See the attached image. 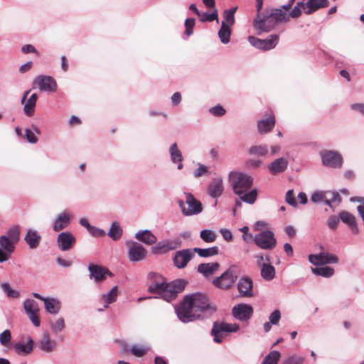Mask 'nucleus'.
I'll return each mask as SVG.
<instances>
[{
  "mask_svg": "<svg viewBox=\"0 0 364 364\" xmlns=\"http://www.w3.org/2000/svg\"><path fill=\"white\" fill-rule=\"evenodd\" d=\"M122 235V229L117 222L112 223L108 231V235L114 240H118Z\"/></svg>",
  "mask_w": 364,
  "mask_h": 364,
  "instance_id": "e433bc0d",
  "label": "nucleus"
},
{
  "mask_svg": "<svg viewBox=\"0 0 364 364\" xmlns=\"http://www.w3.org/2000/svg\"><path fill=\"white\" fill-rule=\"evenodd\" d=\"M233 316L240 321H246L250 318L253 314L252 307L246 304H240L233 307L232 311Z\"/></svg>",
  "mask_w": 364,
  "mask_h": 364,
  "instance_id": "a211bd4d",
  "label": "nucleus"
},
{
  "mask_svg": "<svg viewBox=\"0 0 364 364\" xmlns=\"http://www.w3.org/2000/svg\"><path fill=\"white\" fill-rule=\"evenodd\" d=\"M309 260L314 265H322L321 253L317 255H310L309 256Z\"/></svg>",
  "mask_w": 364,
  "mask_h": 364,
  "instance_id": "69168bd1",
  "label": "nucleus"
},
{
  "mask_svg": "<svg viewBox=\"0 0 364 364\" xmlns=\"http://www.w3.org/2000/svg\"><path fill=\"white\" fill-rule=\"evenodd\" d=\"M135 237L139 241H141L146 245H153L156 242V237L149 230H144L137 232Z\"/></svg>",
  "mask_w": 364,
  "mask_h": 364,
  "instance_id": "c756f323",
  "label": "nucleus"
},
{
  "mask_svg": "<svg viewBox=\"0 0 364 364\" xmlns=\"http://www.w3.org/2000/svg\"><path fill=\"white\" fill-rule=\"evenodd\" d=\"M281 358V353L277 350H272L264 358L262 364H277Z\"/></svg>",
  "mask_w": 364,
  "mask_h": 364,
  "instance_id": "ea45409f",
  "label": "nucleus"
},
{
  "mask_svg": "<svg viewBox=\"0 0 364 364\" xmlns=\"http://www.w3.org/2000/svg\"><path fill=\"white\" fill-rule=\"evenodd\" d=\"M276 123L275 117L273 114L269 115L267 119H262L257 122V129L259 134H265L271 132Z\"/></svg>",
  "mask_w": 364,
  "mask_h": 364,
  "instance_id": "412c9836",
  "label": "nucleus"
},
{
  "mask_svg": "<svg viewBox=\"0 0 364 364\" xmlns=\"http://www.w3.org/2000/svg\"><path fill=\"white\" fill-rule=\"evenodd\" d=\"M210 112L215 116H223L225 114V109L220 105L213 107L210 109Z\"/></svg>",
  "mask_w": 364,
  "mask_h": 364,
  "instance_id": "680f3d73",
  "label": "nucleus"
},
{
  "mask_svg": "<svg viewBox=\"0 0 364 364\" xmlns=\"http://www.w3.org/2000/svg\"><path fill=\"white\" fill-rule=\"evenodd\" d=\"M252 281L249 277L242 278L237 284V289L242 296L250 297L253 295Z\"/></svg>",
  "mask_w": 364,
  "mask_h": 364,
  "instance_id": "4be33fe9",
  "label": "nucleus"
},
{
  "mask_svg": "<svg viewBox=\"0 0 364 364\" xmlns=\"http://www.w3.org/2000/svg\"><path fill=\"white\" fill-rule=\"evenodd\" d=\"M194 26H195L194 18H189L185 21L186 33L188 36H191L193 33Z\"/></svg>",
  "mask_w": 364,
  "mask_h": 364,
  "instance_id": "13d9d810",
  "label": "nucleus"
},
{
  "mask_svg": "<svg viewBox=\"0 0 364 364\" xmlns=\"http://www.w3.org/2000/svg\"><path fill=\"white\" fill-rule=\"evenodd\" d=\"M193 250L201 257H209L219 254V248L218 246H213L205 249L195 247Z\"/></svg>",
  "mask_w": 364,
  "mask_h": 364,
  "instance_id": "2f4dec72",
  "label": "nucleus"
},
{
  "mask_svg": "<svg viewBox=\"0 0 364 364\" xmlns=\"http://www.w3.org/2000/svg\"><path fill=\"white\" fill-rule=\"evenodd\" d=\"M170 154L173 163L182 162L183 156L181 151L178 149L176 143L173 144L170 147Z\"/></svg>",
  "mask_w": 364,
  "mask_h": 364,
  "instance_id": "37998d69",
  "label": "nucleus"
},
{
  "mask_svg": "<svg viewBox=\"0 0 364 364\" xmlns=\"http://www.w3.org/2000/svg\"><path fill=\"white\" fill-rule=\"evenodd\" d=\"M1 288L9 297L18 298L19 296V293L17 291L12 289L9 283H3L1 284Z\"/></svg>",
  "mask_w": 364,
  "mask_h": 364,
  "instance_id": "603ef678",
  "label": "nucleus"
},
{
  "mask_svg": "<svg viewBox=\"0 0 364 364\" xmlns=\"http://www.w3.org/2000/svg\"><path fill=\"white\" fill-rule=\"evenodd\" d=\"M279 36L277 34H272L264 40L255 36H249L248 38V41L252 46L264 50L274 48L277 46Z\"/></svg>",
  "mask_w": 364,
  "mask_h": 364,
  "instance_id": "1a4fd4ad",
  "label": "nucleus"
},
{
  "mask_svg": "<svg viewBox=\"0 0 364 364\" xmlns=\"http://www.w3.org/2000/svg\"><path fill=\"white\" fill-rule=\"evenodd\" d=\"M30 90H27L24 92L21 100V103L24 105L23 111L28 117L33 115L35 111V107L36 101L38 100V95L34 93L30 96V97L26 101V99L29 94Z\"/></svg>",
  "mask_w": 364,
  "mask_h": 364,
  "instance_id": "aec40b11",
  "label": "nucleus"
},
{
  "mask_svg": "<svg viewBox=\"0 0 364 364\" xmlns=\"http://www.w3.org/2000/svg\"><path fill=\"white\" fill-rule=\"evenodd\" d=\"M25 137L28 142L36 144L38 141V138L35 136L34 133L31 130L26 129L25 130Z\"/></svg>",
  "mask_w": 364,
  "mask_h": 364,
  "instance_id": "338daca9",
  "label": "nucleus"
},
{
  "mask_svg": "<svg viewBox=\"0 0 364 364\" xmlns=\"http://www.w3.org/2000/svg\"><path fill=\"white\" fill-rule=\"evenodd\" d=\"M322 264H336L338 262V258L336 255L328 252H321Z\"/></svg>",
  "mask_w": 364,
  "mask_h": 364,
  "instance_id": "a18cd8bd",
  "label": "nucleus"
},
{
  "mask_svg": "<svg viewBox=\"0 0 364 364\" xmlns=\"http://www.w3.org/2000/svg\"><path fill=\"white\" fill-rule=\"evenodd\" d=\"M338 223L339 218H336L335 215H331L328 219V226L331 230L336 229Z\"/></svg>",
  "mask_w": 364,
  "mask_h": 364,
  "instance_id": "774afa93",
  "label": "nucleus"
},
{
  "mask_svg": "<svg viewBox=\"0 0 364 364\" xmlns=\"http://www.w3.org/2000/svg\"><path fill=\"white\" fill-rule=\"evenodd\" d=\"M287 14L280 9H266L262 14H257L253 21L254 28L262 32H269L281 22L287 21Z\"/></svg>",
  "mask_w": 364,
  "mask_h": 364,
  "instance_id": "f03ea898",
  "label": "nucleus"
},
{
  "mask_svg": "<svg viewBox=\"0 0 364 364\" xmlns=\"http://www.w3.org/2000/svg\"><path fill=\"white\" fill-rule=\"evenodd\" d=\"M34 342L31 336H23L20 341L14 346L15 352L20 355H26L31 353Z\"/></svg>",
  "mask_w": 364,
  "mask_h": 364,
  "instance_id": "dca6fc26",
  "label": "nucleus"
},
{
  "mask_svg": "<svg viewBox=\"0 0 364 364\" xmlns=\"http://www.w3.org/2000/svg\"><path fill=\"white\" fill-rule=\"evenodd\" d=\"M254 242L262 250H272L276 247L277 240L274 233L270 230H264L254 237Z\"/></svg>",
  "mask_w": 364,
  "mask_h": 364,
  "instance_id": "0eeeda50",
  "label": "nucleus"
},
{
  "mask_svg": "<svg viewBox=\"0 0 364 364\" xmlns=\"http://www.w3.org/2000/svg\"><path fill=\"white\" fill-rule=\"evenodd\" d=\"M33 85H37L41 91L53 92L57 90V83L51 76L39 75L37 76L33 82Z\"/></svg>",
  "mask_w": 364,
  "mask_h": 364,
  "instance_id": "ddd939ff",
  "label": "nucleus"
},
{
  "mask_svg": "<svg viewBox=\"0 0 364 364\" xmlns=\"http://www.w3.org/2000/svg\"><path fill=\"white\" fill-rule=\"evenodd\" d=\"M328 0H303L298 2V5H301L305 14H311L321 8L328 6Z\"/></svg>",
  "mask_w": 364,
  "mask_h": 364,
  "instance_id": "f3484780",
  "label": "nucleus"
},
{
  "mask_svg": "<svg viewBox=\"0 0 364 364\" xmlns=\"http://www.w3.org/2000/svg\"><path fill=\"white\" fill-rule=\"evenodd\" d=\"M117 296V286L114 287L109 293L104 294L102 296V299L107 304H112L116 301Z\"/></svg>",
  "mask_w": 364,
  "mask_h": 364,
  "instance_id": "8fccbe9b",
  "label": "nucleus"
},
{
  "mask_svg": "<svg viewBox=\"0 0 364 364\" xmlns=\"http://www.w3.org/2000/svg\"><path fill=\"white\" fill-rule=\"evenodd\" d=\"M288 166V161L284 158L277 159L273 161L269 166L268 169L270 173L276 175L279 173L284 171Z\"/></svg>",
  "mask_w": 364,
  "mask_h": 364,
  "instance_id": "a878e982",
  "label": "nucleus"
},
{
  "mask_svg": "<svg viewBox=\"0 0 364 364\" xmlns=\"http://www.w3.org/2000/svg\"><path fill=\"white\" fill-rule=\"evenodd\" d=\"M46 309L50 314H56L60 309V304L56 300L52 299H43Z\"/></svg>",
  "mask_w": 364,
  "mask_h": 364,
  "instance_id": "c9c22d12",
  "label": "nucleus"
},
{
  "mask_svg": "<svg viewBox=\"0 0 364 364\" xmlns=\"http://www.w3.org/2000/svg\"><path fill=\"white\" fill-rule=\"evenodd\" d=\"M219 268L218 262L202 263L198 266L197 270L205 277H209L216 272Z\"/></svg>",
  "mask_w": 364,
  "mask_h": 364,
  "instance_id": "bb28decb",
  "label": "nucleus"
},
{
  "mask_svg": "<svg viewBox=\"0 0 364 364\" xmlns=\"http://www.w3.org/2000/svg\"><path fill=\"white\" fill-rule=\"evenodd\" d=\"M23 306L26 314L38 311V304L34 300L28 299L25 301Z\"/></svg>",
  "mask_w": 364,
  "mask_h": 364,
  "instance_id": "3c124183",
  "label": "nucleus"
},
{
  "mask_svg": "<svg viewBox=\"0 0 364 364\" xmlns=\"http://www.w3.org/2000/svg\"><path fill=\"white\" fill-rule=\"evenodd\" d=\"M186 203L188 208L185 207L183 200L178 201V205L181 208L182 213L185 215H196L202 212V203L198 200L191 193H186Z\"/></svg>",
  "mask_w": 364,
  "mask_h": 364,
  "instance_id": "423d86ee",
  "label": "nucleus"
},
{
  "mask_svg": "<svg viewBox=\"0 0 364 364\" xmlns=\"http://www.w3.org/2000/svg\"><path fill=\"white\" fill-rule=\"evenodd\" d=\"M76 243L75 237L70 232H60L57 237V245L61 251L72 250Z\"/></svg>",
  "mask_w": 364,
  "mask_h": 364,
  "instance_id": "2eb2a0df",
  "label": "nucleus"
},
{
  "mask_svg": "<svg viewBox=\"0 0 364 364\" xmlns=\"http://www.w3.org/2000/svg\"><path fill=\"white\" fill-rule=\"evenodd\" d=\"M41 237L36 230H28L25 240L31 249L36 248L40 243Z\"/></svg>",
  "mask_w": 364,
  "mask_h": 364,
  "instance_id": "c85d7f7f",
  "label": "nucleus"
},
{
  "mask_svg": "<svg viewBox=\"0 0 364 364\" xmlns=\"http://www.w3.org/2000/svg\"><path fill=\"white\" fill-rule=\"evenodd\" d=\"M240 273V268L237 265L232 264L220 277H215L213 284L218 289H228L235 283Z\"/></svg>",
  "mask_w": 364,
  "mask_h": 364,
  "instance_id": "7ed1b4c3",
  "label": "nucleus"
},
{
  "mask_svg": "<svg viewBox=\"0 0 364 364\" xmlns=\"http://www.w3.org/2000/svg\"><path fill=\"white\" fill-rule=\"evenodd\" d=\"M193 256V254L190 249L178 251L176 252L173 258L174 264L178 268H183L192 259Z\"/></svg>",
  "mask_w": 364,
  "mask_h": 364,
  "instance_id": "6ab92c4d",
  "label": "nucleus"
},
{
  "mask_svg": "<svg viewBox=\"0 0 364 364\" xmlns=\"http://www.w3.org/2000/svg\"><path fill=\"white\" fill-rule=\"evenodd\" d=\"M11 332L9 330L6 329L4 330L1 334H0V343L1 345L4 346H7L9 345L11 341Z\"/></svg>",
  "mask_w": 364,
  "mask_h": 364,
  "instance_id": "6e6d98bb",
  "label": "nucleus"
},
{
  "mask_svg": "<svg viewBox=\"0 0 364 364\" xmlns=\"http://www.w3.org/2000/svg\"><path fill=\"white\" fill-rule=\"evenodd\" d=\"M151 350V348L146 345H133L130 349L129 353L133 355L141 358L145 355Z\"/></svg>",
  "mask_w": 364,
  "mask_h": 364,
  "instance_id": "473e14b6",
  "label": "nucleus"
},
{
  "mask_svg": "<svg viewBox=\"0 0 364 364\" xmlns=\"http://www.w3.org/2000/svg\"><path fill=\"white\" fill-rule=\"evenodd\" d=\"M217 310L206 294L194 293L184 296L176 309L178 318L187 323L200 318L203 314H213Z\"/></svg>",
  "mask_w": 364,
  "mask_h": 364,
  "instance_id": "f257e3e1",
  "label": "nucleus"
},
{
  "mask_svg": "<svg viewBox=\"0 0 364 364\" xmlns=\"http://www.w3.org/2000/svg\"><path fill=\"white\" fill-rule=\"evenodd\" d=\"M200 18V21L202 22L208 21L211 22L215 20L218 21V14L217 10H215L210 14L208 13H200V16H198Z\"/></svg>",
  "mask_w": 364,
  "mask_h": 364,
  "instance_id": "09e8293b",
  "label": "nucleus"
},
{
  "mask_svg": "<svg viewBox=\"0 0 364 364\" xmlns=\"http://www.w3.org/2000/svg\"><path fill=\"white\" fill-rule=\"evenodd\" d=\"M14 242L6 235H2L0 237V246L2 250H4L11 254L14 250Z\"/></svg>",
  "mask_w": 364,
  "mask_h": 364,
  "instance_id": "58836bf2",
  "label": "nucleus"
},
{
  "mask_svg": "<svg viewBox=\"0 0 364 364\" xmlns=\"http://www.w3.org/2000/svg\"><path fill=\"white\" fill-rule=\"evenodd\" d=\"M230 181L235 193L242 195L251 188L253 178L243 173L231 172L230 173Z\"/></svg>",
  "mask_w": 364,
  "mask_h": 364,
  "instance_id": "20e7f679",
  "label": "nucleus"
},
{
  "mask_svg": "<svg viewBox=\"0 0 364 364\" xmlns=\"http://www.w3.org/2000/svg\"><path fill=\"white\" fill-rule=\"evenodd\" d=\"M339 218L342 220V222L346 223L350 226V228L352 230V232L354 234H357L358 232L356 219L353 214L347 211H342L339 214Z\"/></svg>",
  "mask_w": 364,
  "mask_h": 364,
  "instance_id": "cd10ccee",
  "label": "nucleus"
},
{
  "mask_svg": "<svg viewBox=\"0 0 364 364\" xmlns=\"http://www.w3.org/2000/svg\"><path fill=\"white\" fill-rule=\"evenodd\" d=\"M223 181L220 178H215L210 183L208 192L212 198H218L223 193Z\"/></svg>",
  "mask_w": 364,
  "mask_h": 364,
  "instance_id": "b1692460",
  "label": "nucleus"
},
{
  "mask_svg": "<svg viewBox=\"0 0 364 364\" xmlns=\"http://www.w3.org/2000/svg\"><path fill=\"white\" fill-rule=\"evenodd\" d=\"M285 200L288 204L294 207H296L297 205L293 190H289L287 192Z\"/></svg>",
  "mask_w": 364,
  "mask_h": 364,
  "instance_id": "bf43d9fd",
  "label": "nucleus"
},
{
  "mask_svg": "<svg viewBox=\"0 0 364 364\" xmlns=\"http://www.w3.org/2000/svg\"><path fill=\"white\" fill-rule=\"evenodd\" d=\"M51 328L54 333L57 334L65 328L64 319L59 318L55 322L51 323Z\"/></svg>",
  "mask_w": 364,
  "mask_h": 364,
  "instance_id": "5fc2aeb1",
  "label": "nucleus"
},
{
  "mask_svg": "<svg viewBox=\"0 0 364 364\" xmlns=\"http://www.w3.org/2000/svg\"><path fill=\"white\" fill-rule=\"evenodd\" d=\"M71 215L68 213L63 212L60 213L54 222L53 230L55 232H59L63 230L69 225Z\"/></svg>",
  "mask_w": 364,
  "mask_h": 364,
  "instance_id": "393cba45",
  "label": "nucleus"
},
{
  "mask_svg": "<svg viewBox=\"0 0 364 364\" xmlns=\"http://www.w3.org/2000/svg\"><path fill=\"white\" fill-rule=\"evenodd\" d=\"M327 198H326V204L331 206V203L337 202L340 203L341 201V197L338 192L336 191H327Z\"/></svg>",
  "mask_w": 364,
  "mask_h": 364,
  "instance_id": "49530a36",
  "label": "nucleus"
},
{
  "mask_svg": "<svg viewBox=\"0 0 364 364\" xmlns=\"http://www.w3.org/2000/svg\"><path fill=\"white\" fill-rule=\"evenodd\" d=\"M20 229L18 226L9 229L7 232L8 238L13 240L14 242H17L19 239Z\"/></svg>",
  "mask_w": 364,
  "mask_h": 364,
  "instance_id": "864d4df0",
  "label": "nucleus"
},
{
  "mask_svg": "<svg viewBox=\"0 0 364 364\" xmlns=\"http://www.w3.org/2000/svg\"><path fill=\"white\" fill-rule=\"evenodd\" d=\"M321 156L322 163L326 166L338 168L342 166L343 157L336 151H323L321 152Z\"/></svg>",
  "mask_w": 364,
  "mask_h": 364,
  "instance_id": "9d476101",
  "label": "nucleus"
},
{
  "mask_svg": "<svg viewBox=\"0 0 364 364\" xmlns=\"http://www.w3.org/2000/svg\"><path fill=\"white\" fill-rule=\"evenodd\" d=\"M240 327L238 324L228 323L225 322H214L211 334L214 336V341L220 343L222 338L225 337L227 333L237 332Z\"/></svg>",
  "mask_w": 364,
  "mask_h": 364,
  "instance_id": "39448f33",
  "label": "nucleus"
},
{
  "mask_svg": "<svg viewBox=\"0 0 364 364\" xmlns=\"http://www.w3.org/2000/svg\"><path fill=\"white\" fill-rule=\"evenodd\" d=\"M129 247V258L132 262H139L146 258L147 255L146 250L139 243L136 242H127Z\"/></svg>",
  "mask_w": 364,
  "mask_h": 364,
  "instance_id": "f8f14e48",
  "label": "nucleus"
},
{
  "mask_svg": "<svg viewBox=\"0 0 364 364\" xmlns=\"http://www.w3.org/2000/svg\"><path fill=\"white\" fill-rule=\"evenodd\" d=\"M186 284L187 282L182 279H175L170 283H167L164 300L168 301L174 299L177 294L184 289Z\"/></svg>",
  "mask_w": 364,
  "mask_h": 364,
  "instance_id": "9b49d317",
  "label": "nucleus"
},
{
  "mask_svg": "<svg viewBox=\"0 0 364 364\" xmlns=\"http://www.w3.org/2000/svg\"><path fill=\"white\" fill-rule=\"evenodd\" d=\"M327 198L326 192L317 191L312 194L311 200L314 203H318L324 201L326 203V198Z\"/></svg>",
  "mask_w": 364,
  "mask_h": 364,
  "instance_id": "4d7b16f0",
  "label": "nucleus"
},
{
  "mask_svg": "<svg viewBox=\"0 0 364 364\" xmlns=\"http://www.w3.org/2000/svg\"><path fill=\"white\" fill-rule=\"evenodd\" d=\"M231 30L227 26L225 22H222L221 27L218 31V36L223 43H228L230 41Z\"/></svg>",
  "mask_w": 364,
  "mask_h": 364,
  "instance_id": "f704fd0d",
  "label": "nucleus"
},
{
  "mask_svg": "<svg viewBox=\"0 0 364 364\" xmlns=\"http://www.w3.org/2000/svg\"><path fill=\"white\" fill-rule=\"evenodd\" d=\"M304 359L301 357L291 356L285 360L281 364H302Z\"/></svg>",
  "mask_w": 364,
  "mask_h": 364,
  "instance_id": "052dcab7",
  "label": "nucleus"
},
{
  "mask_svg": "<svg viewBox=\"0 0 364 364\" xmlns=\"http://www.w3.org/2000/svg\"><path fill=\"white\" fill-rule=\"evenodd\" d=\"M281 314L279 310H274L269 316V319L272 324L276 325L279 323Z\"/></svg>",
  "mask_w": 364,
  "mask_h": 364,
  "instance_id": "0e129e2a",
  "label": "nucleus"
},
{
  "mask_svg": "<svg viewBox=\"0 0 364 364\" xmlns=\"http://www.w3.org/2000/svg\"><path fill=\"white\" fill-rule=\"evenodd\" d=\"M38 348L46 353H51L56 348V342L51 339L48 333H44L42 338L38 342Z\"/></svg>",
  "mask_w": 364,
  "mask_h": 364,
  "instance_id": "5701e85b",
  "label": "nucleus"
},
{
  "mask_svg": "<svg viewBox=\"0 0 364 364\" xmlns=\"http://www.w3.org/2000/svg\"><path fill=\"white\" fill-rule=\"evenodd\" d=\"M200 238L205 242H213L216 240L215 233L210 230H203L200 233Z\"/></svg>",
  "mask_w": 364,
  "mask_h": 364,
  "instance_id": "de8ad7c7",
  "label": "nucleus"
},
{
  "mask_svg": "<svg viewBox=\"0 0 364 364\" xmlns=\"http://www.w3.org/2000/svg\"><path fill=\"white\" fill-rule=\"evenodd\" d=\"M301 9L302 6L298 5L297 3L296 5L293 8L289 14H287L288 18H289V16L291 18H297L300 16L302 12Z\"/></svg>",
  "mask_w": 364,
  "mask_h": 364,
  "instance_id": "e2e57ef3",
  "label": "nucleus"
},
{
  "mask_svg": "<svg viewBox=\"0 0 364 364\" xmlns=\"http://www.w3.org/2000/svg\"><path fill=\"white\" fill-rule=\"evenodd\" d=\"M149 278L151 279L149 285V291L153 294H157L161 296L164 299L165 293H166L167 282L165 279L159 274L150 273Z\"/></svg>",
  "mask_w": 364,
  "mask_h": 364,
  "instance_id": "6e6552de",
  "label": "nucleus"
},
{
  "mask_svg": "<svg viewBox=\"0 0 364 364\" xmlns=\"http://www.w3.org/2000/svg\"><path fill=\"white\" fill-rule=\"evenodd\" d=\"M262 277L267 280H272L275 276L274 267L269 263H264L261 269Z\"/></svg>",
  "mask_w": 364,
  "mask_h": 364,
  "instance_id": "72a5a7b5",
  "label": "nucleus"
},
{
  "mask_svg": "<svg viewBox=\"0 0 364 364\" xmlns=\"http://www.w3.org/2000/svg\"><path fill=\"white\" fill-rule=\"evenodd\" d=\"M268 153L267 145L252 146L249 149V154L251 155H257L259 156H266Z\"/></svg>",
  "mask_w": 364,
  "mask_h": 364,
  "instance_id": "c03bdc74",
  "label": "nucleus"
},
{
  "mask_svg": "<svg viewBox=\"0 0 364 364\" xmlns=\"http://www.w3.org/2000/svg\"><path fill=\"white\" fill-rule=\"evenodd\" d=\"M175 248L176 247L172 245L171 242H159L151 248V252L154 254L161 255Z\"/></svg>",
  "mask_w": 364,
  "mask_h": 364,
  "instance_id": "7c9ffc66",
  "label": "nucleus"
},
{
  "mask_svg": "<svg viewBox=\"0 0 364 364\" xmlns=\"http://www.w3.org/2000/svg\"><path fill=\"white\" fill-rule=\"evenodd\" d=\"M237 7H233L224 11L223 14L224 21L222 22H225L227 26L230 27L235 23V14L237 11Z\"/></svg>",
  "mask_w": 364,
  "mask_h": 364,
  "instance_id": "4c0bfd02",
  "label": "nucleus"
},
{
  "mask_svg": "<svg viewBox=\"0 0 364 364\" xmlns=\"http://www.w3.org/2000/svg\"><path fill=\"white\" fill-rule=\"evenodd\" d=\"M240 198L245 203L252 204L255 202L257 197V192L256 189H253L249 192H245L242 195H239Z\"/></svg>",
  "mask_w": 364,
  "mask_h": 364,
  "instance_id": "a19ab883",
  "label": "nucleus"
},
{
  "mask_svg": "<svg viewBox=\"0 0 364 364\" xmlns=\"http://www.w3.org/2000/svg\"><path fill=\"white\" fill-rule=\"evenodd\" d=\"M311 271L314 274L329 277L332 276L334 273V269L330 267H316L311 268Z\"/></svg>",
  "mask_w": 364,
  "mask_h": 364,
  "instance_id": "79ce46f5",
  "label": "nucleus"
},
{
  "mask_svg": "<svg viewBox=\"0 0 364 364\" xmlns=\"http://www.w3.org/2000/svg\"><path fill=\"white\" fill-rule=\"evenodd\" d=\"M88 269L90 272V278L94 279L96 283L104 281L107 276H113L112 273L107 268L97 264H89Z\"/></svg>",
  "mask_w": 364,
  "mask_h": 364,
  "instance_id": "4468645a",
  "label": "nucleus"
}]
</instances>
